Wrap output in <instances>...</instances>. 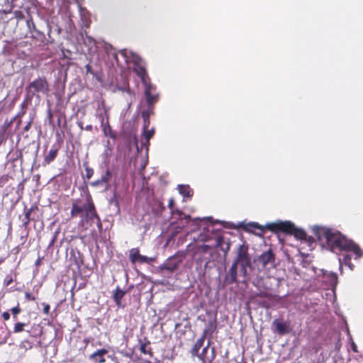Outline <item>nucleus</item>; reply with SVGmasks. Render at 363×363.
I'll return each instance as SVG.
<instances>
[{
    "label": "nucleus",
    "mask_w": 363,
    "mask_h": 363,
    "mask_svg": "<svg viewBox=\"0 0 363 363\" xmlns=\"http://www.w3.org/2000/svg\"><path fill=\"white\" fill-rule=\"evenodd\" d=\"M70 216L72 218L80 217L78 225L84 230H88L94 223L99 229L101 230L102 228L100 217L91 196H89L85 202L80 199L74 200L72 203Z\"/></svg>",
    "instance_id": "obj_1"
},
{
    "label": "nucleus",
    "mask_w": 363,
    "mask_h": 363,
    "mask_svg": "<svg viewBox=\"0 0 363 363\" xmlns=\"http://www.w3.org/2000/svg\"><path fill=\"white\" fill-rule=\"evenodd\" d=\"M315 236L319 241L325 240V244L330 251H345L348 247V240L340 231L324 226L315 225L312 228Z\"/></svg>",
    "instance_id": "obj_2"
},
{
    "label": "nucleus",
    "mask_w": 363,
    "mask_h": 363,
    "mask_svg": "<svg viewBox=\"0 0 363 363\" xmlns=\"http://www.w3.org/2000/svg\"><path fill=\"white\" fill-rule=\"evenodd\" d=\"M267 228L273 233H284L288 235H294L296 239L301 240H306L307 239L306 233L295 226V225L290 221H277L274 223H267Z\"/></svg>",
    "instance_id": "obj_3"
},
{
    "label": "nucleus",
    "mask_w": 363,
    "mask_h": 363,
    "mask_svg": "<svg viewBox=\"0 0 363 363\" xmlns=\"http://www.w3.org/2000/svg\"><path fill=\"white\" fill-rule=\"evenodd\" d=\"M129 54L132 55L133 57V63L134 65L133 70L136 73L138 77H140L143 84L144 85L151 82L142 58L133 52H129Z\"/></svg>",
    "instance_id": "obj_4"
},
{
    "label": "nucleus",
    "mask_w": 363,
    "mask_h": 363,
    "mask_svg": "<svg viewBox=\"0 0 363 363\" xmlns=\"http://www.w3.org/2000/svg\"><path fill=\"white\" fill-rule=\"evenodd\" d=\"M248 245L242 244L239 245L237 250L236 257L233 262L240 264L244 272L247 267H251V257L248 253Z\"/></svg>",
    "instance_id": "obj_5"
},
{
    "label": "nucleus",
    "mask_w": 363,
    "mask_h": 363,
    "mask_svg": "<svg viewBox=\"0 0 363 363\" xmlns=\"http://www.w3.org/2000/svg\"><path fill=\"white\" fill-rule=\"evenodd\" d=\"M26 91L31 96H34L35 93L48 94L49 91V84L45 77H38L31 82L26 88Z\"/></svg>",
    "instance_id": "obj_6"
},
{
    "label": "nucleus",
    "mask_w": 363,
    "mask_h": 363,
    "mask_svg": "<svg viewBox=\"0 0 363 363\" xmlns=\"http://www.w3.org/2000/svg\"><path fill=\"white\" fill-rule=\"evenodd\" d=\"M145 96L147 104V108L154 110V105L159 100V94L156 93V86L152 85L151 82L144 84Z\"/></svg>",
    "instance_id": "obj_7"
},
{
    "label": "nucleus",
    "mask_w": 363,
    "mask_h": 363,
    "mask_svg": "<svg viewBox=\"0 0 363 363\" xmlns=\"http://www.w3.org/2000/svg\"><path fill=\"white\" fill-rule=\"evenodd\" d=\"M216 320L214 319L213 320L208 323V328L204 330L201 337L196 340L195 342L192 350L191 354H197L199 350L201 348V347L203 345L204 340L207 336V334L208 332H213L216 329Z\"/></svg>",
    "instance_id": "obj_8"
},
{
    "label": "nucleus",
    "mask_w": 363,
    "mask_h": 363,
    "mask_svg": "<svg viewBox=\"0 0 363 363\" xmlns=\"http://www.w3.org/2000/svg\"><path fill=\"white\" fill-rule=\"evenodd\" d=\"M275 260V255L271 249L262 253L256 262L258 265H260L262 268H265L268 264L273 265Z\"/></svg>",
    "instance_id": "obj_9"
},
{
    "label": "nucleus",
    "mask_w": 363,
    "mask_h": 363,
    "mask_svg": "<svg viewBox=\"0 0 363 363\" xmlns=\"http://www.w3.org/2000/svg\"><path fill=\"white\" fill-rule=\"evenodd\" d=\"M155 135V128H152L151 129H144L143 130L142 135L143 137L141 145L142 148L145 147V156L147 157V150H148V146L150 145V140Z\"/></svg>",
    "instance_id": "obj_10"
},
{
    "label": "nucleus",
    "mask_w": 363,
    "mask_h": 363,
    "mask_svg": "<svg viewBox=\"0 0 363 363\" xmlns=\"http://www.w3.org/2000/svg\"><path fill=\"white\" fill-rule=\"evenodd\" d=\"M272 325L275 327L277 333L279 335L287 334L290 332V323L289 322H283L278 319L274 320Z\"/></svg>",
    "instance_id": "obj_11"
},
{
    "label": "nucleus",
    "mask_w": 363,
    "mask_h": 363,
    "mask_svg": "<svg viewBox=\"0 0 363 363\" xmlns=\"http://www.w3.org/2000/svg\"><path fill=\"white\" fill-rule=\"evenodd\" d=\"M181 263V259L172 256L167 259L162 264V269L172 272L176 270Z\"/></svg>",
    "instance_id": "obj_12"
},
{
    "label": "nucleus",
    "mask_w": 363,
    "mask_h": 363,
    "mask_svg": "<svg viewBox=\"0 0 363 363\" xmlns=\"http://www.w3.org/2000/svg\"><path fill=\"white\" fill-rule=\"evenodd\" d=\"M112 178V173L110 169H107L106 170V172L104 175L101 176V177L92 182L91 184L93 186H105L106 188H108V183L111 181Z\"/></svg>",
    "instance_id": "obj_13"
},
{
    "label": "nucleus",
    "mask_w": 363,
    "mask_h": 363,
    "mask_svg": "<svg viewBox=\"0 0 363 363\" xmlns=\"http://www.w3.org/2000/svg\"><path fill=\"white\" fill-rule=\"evenodd\" d=\"M243 229L250 233H255L256 230H259L260 233H265L266 230H269L267 228V224L265 226L260 225L258 223H249L243 225Z\"/></svg>",
    "instance_id": "obj_14"
},
{
    "label": "nucleus",
    "mask_w": 363,
    "mask_h": 363,
    "mask_svg": "<svg viewBox=\"0 0 363 363\" xmlns=\"http://www.w3.org/2000/svg\"><path fill=\"white\" fill-rule=\"evenodd\" d=\"M108 354L106 349H100L91 354L89 359L96 363H104L106 362L105 355Z\"/></svg>",
    "instance_id": "obj_15"
},
{
    "label": "nucleus",
    "mask_w": 363,
    "mask_h": 363,
    "mask_svg": "<svg viewBox=\"0 0 363 363\" xmlns=\"http://www.w3.org/2000/svg\"><path fill=\"white\" fill-rule=\"evenodd\" d=\"M100 118H101V124L102 126V130L104 132V134L106 136H109L110 138H111L113 139H116L117 135H116V133L112 130V128L108 123V117L107 116L106 124H104V117L102 116H101Z\"/></svg>",
    "instance_id": "obj_16"
},
{
    "label": "nucleus",
    "mask_w": 363,
    "mask_h": 363,
    "mask_svg": "<svg viewBox=\"0 0 363 363\" xmlns=\"http://www.w3.org/2000/svg\"><path fill=\"white\" fill-rule=\"evenodd\" d=\"M216 247H219L225 256L230 250V243L228 240L225 241L223 236L219 235L216 237Z\"/></svg>",
    "instance_id": "obj_17"
},
{
    "label": "nucleus",
    "mask_w": 363,
    "mask_h": 363,
    "mask_svg": "<svg viewBox=\"0 0 363 363\" xmlns=\"http://www.w3.org/2000/svg\"><path fill=\"white\" fill-rule=\"evenodd\" d=\"M345 251L352 252L356 259H359L363 256V251L360 249L359 245L352 240L349 242L348 247H347Z\"/></svg>",
    "instance_id": "obj_18"
},
{
    "label": "nucleus",
    "mask_w": 363,
    "mask_h": 363,
    "mask_svg": "<svg viewBox=\"0 0 363 363\" xmlns=\"http://www.w3.org/2000/svg\"><path fill=\"white\" fill-rule=\"evenodd\" d=\"M238 264L233 262L231 265L229 272L228 275L226 278V281L228 284H233L236 282L237 281V272H238Z\"/></svg>",
    "instance_id": "obj_19"
},
{
    "label": "nucleus",
    "mask_w": 363,
    "mask_h": 363,
    "mask_svg": "<svg viewBox=\"0 0 363 363\" xmlns=\"http://www.w3.org/2000/svg\"><path fill=\"white\" fill-rule=\"evenodd\" d=\"M15 120L16 117L12 118L10 121L6 120L4 124L0 127V145L4 140L6 130L11 128Z\"/></svg>",
    "instance_id": "obj_20"
},
{
    "label": "nucleus",
    "mask_w": 363,
    "mask_h": 363,
    "mask_svg": "<svg viewBox=\"0 0 363 363\" xmlns=\"http://www.w3.org/2000/svg\"><path fill=\"white\" fill-rule=\"evenodd\" d=\"M153 113V110L151 108H147L141 112V116L143 119V128L144 129H148L150 125V116Z\"/></svg>",
    "instance_id": "obj_21"
},
{
    "label": "nucleus",
    "mask_w": 363,
    "mask_h": 363,
    "mask_svg": "<svg viewBox=\"0 0 363 363\" xmlns=\"http://www.w3.org/2000/svg\"><path fill=\"white\" fill-rule=\"evenodd\" d=\"M125 292L123 291L122 289H120L119 286H117L113 298L114 302L118 306H120L121 304V300L124 297Z\"/></svg>",
    "instance_id": "obj_22"
},
{
    "label": "nucleus",
    "mask_w": 363,
    "mask_h": 363,
    "mask_svg": "<svg viewBox=\"0 0 363 363\" xmlns=\"http://www.w3.org/2000/svg\"><path fill=\"white\" fill-rule=\"evenodd\" d=\"M38 209V208L35 205L32 206L29 208H25V213H24L25 218L23 220V225L25 226H27L30 223V220H32V218H30L31 213Z\"/></svg>",
    "instance_id": "obj_23"
},
{
    "label": "nucleus",
    "mask_w": 363,
    "mask_h": 363,
    "mask_svg": "<svg viewBox=\"0 0 363 363\" xmlns=\"http://www.w3.org/2000/svg\"><path fill=\"white\" fill-rule=\"evenodd\" d=\"M60 148V143H55L50 148L45 159H55L57 155V152Z\"/></svg>",
    "instance_id": "obj_24"
},
{
    "label": "nucleus",
    "mask_w": 363,
    "mask_h": 363,
    "mask_svg": "<svg viewBox=\"0 0 363 363\" xmlns=\"http://www.w3.org/2000/svg\"><path fill=\"white\" fill-rule=\"evenodd\" d=\"M259 297H269V294L267 293H266V292H260L259 294H255L251 298L252 300H255V301L257 302L262 307H263V308H268L267 302L265 301L259 302L257 300V298H259Z\"/></svg>",
    "instance_id": "obj_25"
},
{
    "label": "nucleus",
    "mask_w": 363,
    "mask_h": 363,
    "mask_svg": "<svg viewBox=\"0 0 363 363\" xmlns=\"http://www.w3.org/2000/svg\"><path fill=\"white\" fill-rule=\"evenodd\" d=\"M216 349L214 347L211 348L210 352H208L206 357H204V362L203 363H212L213 360L216 359Z\"/></svg>",
    "instance_id": "obj_26"
},
{
    "label": "nucleus",
    "mask_w": 363,
    "mask_h": 363,
    "mask_svg": "<svg viewBox=\"0 0 363 363\" xmlns=\"http://www.w3.org/2000/svg\"><path fill=\"white\" fill-rule=\"evenodd\" d=\"M139 256L140 252L138 248H133L130 250L129 259L132 263H135L136 262H138Z\"/></svg>",
    "instance_id": "obj_27"
},
{
    "label": "nucleus",
    "mask_w": 363,
    "mask_h": 363,
    "mask_svg": "<svg viewBox=\"0 0 363 363\" xmlns=\"http://www.w3.org/2000/svg\"><path fill=\"white\" fill-rule=\"evenodd\" d=\"M211 342L208 341V344L206 347H204L200 354L199 352L197 354H196L199 359L201 361L202 363L204 362V357H206V354H208V352L210 349Z\"/></svg>",
    "instance_id": "obj_28"
},
{
    "label": "nucleus",
    "mask_w": 363,
    "mask_h": 363,
    "mask_svg": "<svg viewBox=\"0 0 363 363\" xmlns=\"http://www.w3.org/2000/svg\"><path fill=\"white\" fill-rule=\"evenodd\" d=\"M140 352L142 354H144L152 355L151 349L150 348L147 349V346L150 344V342H149L147 343V342H142L141 341H140Z\"/></svg>",
    "instance_id": "obj_29"
},
{
    "label": "nucleus",
    "mask_w": 363,
    "mask_h": 363,
    "mask_svg": "<svg viewBox=\"0 0 363 363\" xmlns=\"http://www.w3.org/2000/svg\"><path fill=\"white\" fill-rule=\"evenodd\" d=\"M179 191L181 194L184 195L185 197H191V194H190V190L189 186L184 185H179L178 186Z\"/></svg>",
    "instance_id": "obj_30"
},
{
    "label": "nucleus",
    "mask_w": 363,
    "mask_h": 363,
    "mask_svg": "<svg viewBox=\"0 0 363 363\" xmlns=\"http://www.w3.org/2000/svg\"><path fill=\"white\" fill-rule=\"evenodd\" d=\"M83 166L85 169V176L86 179H89L94 174V169L89 167V163L86 161L84 162Z\"/></svg>",
    "instance_id": "obj_31"
},
{
    "label": "nucleus",
    "mask_w": 363,
    "mask_h": 363,
    "mask_svg": "<svg viewBox=\"0 0 363 363\" xmlns=\"http://www.w3.org/2000/svg\"><path fill=\"white\" fill-rule=\"evenodd\" d=\"M26 325V323H21V322L16 323L13 328V332L15 333H18L23 331L24 327Z\"/></svg>",
    "instance_id": "obj_32"
},
{
    "label": "nucleus",
    "mask_w": 363,
    "mask_h": 363,
    "mask_svg": "<svg viewBox=\"0 0 363 363\" xmlns=\"http://www.w3.org/2000/svg\"><path fill=\"white\" fill-rule=\"evenodd\" d=\"M11 311L12 313L13 319L14 320H17V315L21 312V308L18 305L16 307L12 308L11 309Z\"/></svg>",
    "instance_id": "obj_33"
},
{
    "label": "nucleus",
    "mask_w": 363,
    "mask_h": 363,
    "mask_svg": "<svg viewBox=\"0 0 363 363\" xmlns=\"http://www.w3.org/2000/svg\"><path fill=\"white\" fill-rule=\"evenodd\" d=\"M342 262L344 264L350 267V269H353L354 265L351 263V257L349 255H345L343 257Z\"/></svg>",
    "instance_id": "obj_34"
},
{
    "label": "nucleus",
    "mask_w": 363,
    "mask_h": 363,
    "mask_svg": "<svg viewBox=\"0 0 363 363\" xmlns=\"http://www.w3.org/2000/svg\"><path fill=\"white\" fill-rule=\"evenodd\" d=\"M10 179H11V177L6 174L0 177V188L3 187L6 183H8Z\"/></svg>",
    "instance_id": "obj_35"
},
{
    "label": "nucleus",
    "mask_w": 363,
    "mask_h": 363,
    "mask_svg": "<svg viewBox=\"0 0 363 363\" xmlns=\"http://www.w3.org/2000/svg\"><path fill=\"white\" fill-rule=\"evenodd\" d=\"M13 281V277L11 275H6L4 279V285L5 286H9Z\"/></svg>",
    "instance_id": "obj_36"
},
{
    "label": "nucleus",
    "mask_w": 363,
    "mask_h": 363,
    "mask_svg": "<svg viewBox=\"0 0 363 363\" xmlns=\"http://www.w3.org/2000/svg\"><path fill=\"white\" fill-rule=\"evenodd\" d=\"M138 258L139 259H138V262H140V263H149L150 261L152 260L151 258H149V257H147L146 256H144V255H141L140 254V256H139Z\"/></svg>",
    "instance_id": "obj_37"
},
{
    "label": "nucleus",
    "mask_w": 363,
    "mask_h": 363,
    "mask_svg": "<svg viewBox=\"0 0 363 363\" xmlns=\"http://www.w3.org/2000/svg\"><path fill=\"white\" fill-rule=\"evenodd\" d=\"M33 119H34V116H32L30 118V121L24 126V128L23 129V132H28L30 129L32 124L33 123Z\"/></svg>",
    "instance_id": "obj_38"
},
{
    "label": "nucleus",
    "mask_w": 363,
    "mask_h": 363,
    "mask_svg": "<svg viewBox=\"0 0 363 363\" xmlns=\"http://www.w3.org/2000/svg\"><path fill=\"white\" fill-rule=\"evenodd\" d=\"M328 277H330L331 284L336 285L337 282V275L335 273H330Z\"/></svg>",
    "instance_id": "obj_39"
},
{
    "label": "nucleus",
    "mask_w": 363,
    "mask_h": 363,
    "mask_svg": "<svg viewBox=\"0 0 363 363\" xmlns=\"http://www.w3.org/2000/svg\"><path fill=\"white\" fill-rule=\"evenodd\" d=\"M59 233H60V230H56L54 233L53 237H52V240H50V243L48 245L49 247H52L55 244Z\"/></svg>",
    "instance_id": "obj_40"
},
{
    "label": "nucleus",
    "mask_w": 363,
    "mask_h": 363,
    "mask_svg": "<svg viewBox=\"0 0 363 363\" xmlns=\"http://www.w3.org/2000/svg\"><path fill=\"white\" fill-rule=\"evenodd\" d=\"M25 106H26V104L25 103H23L21 104V107H22V109L20 112L18 113V114L16 116H15L14 117H16V119L18 118V117H21L23 116L25 113H26V110H25Z\"/></svg>",
    "instance_id": "obj_41"
},
{
    "label": "nucleus",
    "mask_w": 363,
    "mask_h": 363,
    "mask_svg": "<svg viewBox=\"0 0 363 363\" xmlns=\"http://www.w3.org/2000/svg\"><path fill=\"white\" fill-rule=\"evenodd\" d=\"M25 297L28 301H35L36 299L35 297L28 291L25 293Z\"/></svg>",
    "instance_id": "obj_42"
},
{
    "label": "nucleus",
    "mask_w": 363,
    "mask_h": 363,
    "mask_svg": "<svg viewBox=\"0 0 363 363\" xmlns=\"http://www.w3.org/2000/svg\"><path fill=\"white\" fill-rule=\"evenodd\" d=\"M50 306L48 303H43V311L45 314L48 315L50 313Z\"/></svg>",
    "instance_id": "obj_43"
},
{
    "label": "nucleus",
    "mask_w": 363,
    "mask_h": 363,
    "mask_svg": "<svg viewBox=\"0 0 363 363\" xmlns=\"http://www.w3.org/2000/svg\"><path fill=\"white\" fill-rule=\"evenodd\" d=\"M174 205V199L173 198L169 199V201H168V207L171 210H172Z\"/></svg>",
    "instance_id": "obj_44"
},
{
    "label": "nucleus",
    "mask_w": 363,
    "mask_h": 363,
    "mask_svg": "<svg viewBox=\"0 0 363 363\" xmlns=\"http://www.w3.org/2000/svg\"><path fill=\"white\" fill-rule=\"evenodd\" d=\"M2 318L4 320H8L10 318V314L8 311H4L2 313Z\"/></svg>",
    "instance_id": "obj_45"
},
{
    "label": "nucleus",
    "mask_w": 363,
    "mask_h": 363,
    "mask_svg": "<svg viewBox=\"0 0 363 363\" xmlns=\"http://www.w3.org/2000/svg\"><path fill=\"white\" fill-rule=\"evenodd\" d=\"M48 118L49 120V123H52V113L50 109H49L48 111Z\"/></svg>",
    "instance_id": "obj_46"
},
{
    "label": "nucleus",
    "mask_w": 363,
    "mask_h": 363,
    "mask_svg": "<svg viewBox=\"0 0 363 363\" xmlns=\"http://www.w3.org/2000/svg\"><path fill=\"white\" fill-rule=\"evenodd\" d=\"M121 54L126 59L129 57L128 53L125 50H121Z\"/></svg>",
    "instance_id": "obj_47"
},
{
    "label": "nucleus",
    "mask_w": 363,
    "mask_h": 363,
    "mask_svg": "<svg viewBox=\"0 0 363 363\" xmlns=\"http://www.w3.org/2000/svg\"><path fill=\"white\" fill-rule=\"evenodd\" d=\"M85 67H86V72H87V73H88V72H89V73H92L91 67V65H86L85 66Z\"/></svg>",
    "instance_id": "obj_48"
},
{
    "label": "nucleus",
    "mask_w": 363,
    "mask_h": 363,
    "mask_svg": "<svg viewBox=\"0 0 363 363\" xmlns=\"http://www.w3.org/2000/svg\"><path fill=\"white\" fill-rule=\"evenodd\" d=\"M184 219L185 220V223H188L191 219V217L189 215H185L184 216Z\"/></svg>",
    "instance_id": "obj_49"
},
{
    "label": "nucleus",
    "mask_w": 363,
    "mask_h": 363,
    "mask_svg": "<svg viewBox=\"0 0 363 363\" xmlns=\"http://www.w3.org/2000/svg\"><path fill=\"white\" fill-rule=\"evenodd\" d=\"M352 349L354 352H357V346L354 342H352Z\"/></svg>",
    "instance_id": "obj_50"
},
{
    "label": "nucleus",
    "mask_w": 363,
    "mask_h": 363,
    "mask_svg": "<svg viewBox=\"0 0 363 363\" xmlns=\"http://www.w3.org/2000/svg\"><path fill=\"white\" fill-rule=\"evenodd\" d=\"M42 258L38 257L35 262V266H40L41 264Z\"/></svg>",
    "instance_id": "obj_51"
},
{
    "label": "nucleus",
    "mask_w": 363,
    "mask_h": 363,
    "mask_svg": "<svg viewBox=\"0 0 363 363\" xmlns=\"http://www.w3.org/2000/svg\"><path fill=\"white\" fill-rule=\"evenodd\" d=\"M82 263V260L79 259V260L75 259V264L77 265V267H80L81 264Z\"/></svg>",
    "instance_id": "obj_52"
},
{
    "label": "nucleus",
    "mask_w": 363,
    "mask_h": 363,
    "mask_svg": "<svg viewBox=\"0 0 363 363\" xmlns=\"http://www.w3.org/2000/svg\"><path fill=\"white\" fill-rule=\"evenodd\" d=\"M85 130H89V131H91L92 130V125H87L85 127Z\"/></svg>",
    "instance_id": "obj_53"
},
{
    "label": "nucleus",
    "mask_w": 363,
    "mask_h": 363,
    "mask_svg": "<svg viewBox=\"0 0 363 363\" xmlns=\"http://www.w3.org/2000/svg\"><path fill=\"white\" fill-rule=\"evenodd\" d=\"M21 122H22L21 119H19L18 121V125H19L21 123Z\"/></svg>",
    "instance_id": "obj_54"
},
{
    "label": "nucleus",
    "mask_w": 363,
    "mask_h": 363,
    "mask_svg": "<svg viewBox=\"0 0 363 363\" xmlns=\"http://www.w3.org/2000/svg\"><path fill=\"white\" fill-rule=\"evenodd\" d=\"M4 261L3 258H0V264Z\"/></svg>",
    "instance_id": "obj_55"
},
{
    "label": "nucleus",
    "mask_w": 363,
    "mask_h": 363,
    "mask_svg": "<svg viewBox=\"0 0 363 363\" xmlns=\"http://www.w3.org/2000/svg\"><path fill=\"white\" fill-rule=\"evenodd\" d=\"M147 161H148V160H145V164H143V167H145V166L147 164Z\"/></svg>",
    "instance_id": "obj_56"
}]
</instances>
